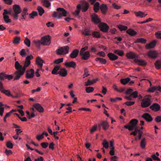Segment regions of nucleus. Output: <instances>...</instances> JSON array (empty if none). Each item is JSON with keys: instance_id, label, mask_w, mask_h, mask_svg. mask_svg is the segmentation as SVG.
Masks as SVG:
<instances>
[{"instance_id": "obj_33", "label": "nucleus", "mask_w": 161, "mask_h": 161, "mask_svg": "<svg viewBox=\"0 0 161 161\" xmlns=\"http://www.w3.org/2000/svg\"><path fill=\"white\" fill-rule=\"evenodd\" d=\"M156 68L158 69L161 68V59L157 60L154 64Z\"/></svg>"}, {"instance_id": "obj_38", "label": "nucleus", "mask_w": 161, "mask_h": 161, "mask_svg": "<svg viewBox=\"0 0 161 161\" xmlns=\"http://www.w3.org/2000/svg\"><path fill=\"white\" fill-rule=\"evenodd\" d=\"M80 9L81 5L80 4L78 5L76 10L73 12V14L75 16H77L80 12Z\"/></svg>"}, {"instance_id": "obj_17", "label": "nucleus", "mask_w": 161, "mask_h": 161, "mask_svg": "<svg viewBox=\"0 0 161 161\" xmlns=\"http://www.w3.org/2000/svg\"><path fill=\"white\" fill-rule=\"evenodd\" d=\"M134 13L136 17L141 18L145 17L147 15V14H145L143 12L141 11H134Z\"/></svg>"}, {"instance_id": "obj_25", "label": "nucleus", "mask_w": 161, "mask_h": 161, "mask_svg": "<svg viewBox=\"0 0 161 161\" xmlns=\"http://www.w3.org/2000/svg\"><path fill=\"white\" fill-rule=\"evenodd\" d=\"M92 20L95 23H98L100 22V20L97 16L95 14H92Z\"/></svg>"}, {"instance_id": "obj_41", "label": "nucleus", "mask_w": 161, "mask_h": 161, "mask_svg": "<svg viewBox=\"0 0 161 161\" xmlns=\"http://www.w3.org/2000/svg\"><path fill=\"white\" fill-rule=\"evenodd\" d=\"M26 146L27 147V148L28 149H30V150H32V151L34 150L37 153H38L40 154H41V155H43L44 154L43 153L41 152L40 151H39L37 150L36 149H33V148L30 147L27 144H26Z\"/></svg>"}, {"instance_id": "obj_51", "label": "nucleus", "mask_w": 161, "mask_h": 161, "mask_svg": "<svg viewBox=\"0 0 161 161\" xmlns=\"http://www.w3.org/2000/svg\"><path fill=\"white\" fill-rule=\"evenodd\" d=\"M118 28L121 31H125L128 28L127 26L121 25H118Z\"/></svg>"}, {"instance_id": "obj_53", "label": "nucleus", "mask_w": 161, "mask_h": 161, "mask_svg": "<svg viewBox=\"0 0 161 161\" xmlns=\"http://www.w3.org/2000/svg\"><path fill=\"white\" fill-rule=\"evenodd\" d=\"M6 146L8 148L11 149L13 147V144L10 141H8L6 142Z\"/></svg>"}, {"instance_id": "obj_16", "label": "nucleus", "mask_w": 161, "mask_h": 161, "mask_svg": "<svg viewBox=\"0 0 161 161\" xmlns=\"http://www.w3.org/2000/svg\"><path fill=\"white\" fill-rule=\"evenodd\" d=\"M126 57L129 59H136L138 57V55L134 53L130 52L127 53L126 55Z\"/></svg>"}, {"instance_id": "obj_55", "label": "nucleus", "mask_w": 161, "mask_h": 161, "mask_svg": "<svg viewBox=\"0 0 161 161\" xmlns=\"http://www.w3.org/2000/svg\"><path fill=\"white\" fill-rule=\"evenodd\" d=\"M148 91H161V87L159 86H153L152 87V90L149 89Z\"/></svg>"}, {"instance_id": "obj_62", "label": "nucleus", "mask_w": 161, "mask_h": 161, "mask_svg": "<svg viewBox=\"0 0 161 161\" xmlns=\"http://www.w3.org/2000/svg\"><path fill=\"white\" fill-rule=\"evenodd\" d=\"M97 125H95L92 126L90 130L91 133H92L94 132L97 129Z\"/></svg>"}, {"instance_id": "obj_1", "label": "nucleus", "mask_w": 161, "mask_h": 161, "mask_svg": "<svg viewBox=\"0 0 161 161\" xmlns=\"http://www.w3.org/2000/svg\"><path fill=\"white\" fill-rule=\"evenodd\" d=\"M33 58V57L31 55H28L26 57L24 65L23 67L20 65L17 61L15 63V68L17 70L14 73V75L16 76L14 78V80L19 79L21 76L24 73L26 68L28 67L31 64L30 60Z\"/></svg>"}, {"instance_id": "obj_6", "label": "nucleus", "mask_w": 161, "mask_h": 161, "mask_svg": "<svg viewBox=\"0 0 161 161\" xmlns=\"http://www.w3.org/2000/svg\"><path fill=\"white\" fill-rule=\"evenodd\" d=\"M69 47L68 46L62 47L57 49L56 53L58 55H65L69 53Z\"/></svg>"}, {"instance_id": "obj_35", "label": "nucleus", "mask_w": 161, "mask_h": 161, "mask_svg": "<svg viewBox=\"0 0 161 161\" xmlns=\"http://www.w3.org/2000/svg\"><path fill=\"white\" fill-rule=\"evenodd\" d=\"M126 32L128 34L131 36H134L136 34V32L131 29H129L126 31Z\"/></svg>"}, {"instance_id": "obj_30", "label": "nucleus", "mask_w": 161, "mask_h": 161, "mask_svg": "<svg viewBox=\"0 0 161 161\" xmlns=\"http://www.w3.org/2000/svg\"><path fill=\"white\" fill-rule=\"evenodd\" d=\"M20 38L18 36L14 37L12 41V43L14 44H18L20 42Z\"/></svg>"}, {"instance_id": "obj_15", "label": "nucleus", "mask_w": 161, "mask_h": 161, "mask_svg": "<svg viewBox=\"0 0 161 161\" xmlns=\"http://www.w3.org/2000/svg\"><path fill=\"white\" fill-rule=\"evenodd\" d=\"M34 70L31 69L27 70L26 73V78L27 79H31L33 78L34 75Z\"/></svg>"}, {"instance_id": "obj_58", "label": "nucleus", "mask_w": 161, "mask_h": 161, "mask_svg": "<svg viewBox=\"0 0 161 161\" xmlns=\"http://www.w3.org/2000/svg\"><path fill=\"white\" fill-rule=\"evenodd\" d=\"M63 61V58H59L55 60L54 62V63L56 64H58L60 63H62Z\"/></svg>"}, {"instance_id": "obj_64", "label": "nucleus", "mask_w": 161, "mask_h": 161, "mask_svg": "<svg viewBox=\"0 0 161 161\" xmlns=\"http://www.w3.org/2000/svg\"><path fill=\"white\" fill-rule=\"evenodd\" d=\"M156 37L158 38L161 39V31H158L155 33Z\"/></svg>"}, {"instance_id": "obj_29", "label": "nucleus", "mask_w": 161, "mask_h": 161, "mask_svg": "<svg viewBox=\"0 0 161 161\" xmlns=\"http://www.w3.org/2000/svg\"><path fill=\"white\" fill-rule=\"evenodd\" d=\"M108 56L109 59L112 60H114L118 58V56L112 53H109Z\"/></svg>"}, {"instance_id": "obj_32", "label": "nucleus", "mask_w": 161, "mask_h": 161, "mask_svg": "<svg viewBox=\"0 0 161 161\" xmlns=\"http://www.w3.org/2000/svg\"><path fill=\"white\" fill-rule=\"evenodd\" d=\"M97 80V79H93L92 80H88L87 82H85V86H88L92 85L96 83Z\"/></svg>"}, {"instance_id": "obj_61", "label": "nucleus", "mask_w": 161, "mask_h": 161, "mask_svg": "<svg viewBox=\"0 0 161 161\" xmlns=\"http://www.w3.org/2000/svg\"><path fill=\"white\" fill-rule=\"evenodd\" d=\"M48 143L47 142H42L41 143V147L43 148H46L48 146Z\"/></svg>"}, {"instance_id": "obj_42", "label": "nucleus", "mask_w": 161, "mask_h": 161, "mask_svg": "<svg viewBox=\"0 0 161 161\" xmlns=\"http://www.w3.org/2000/svg\"><path fill=\"white\" fill-rule=\"evenodd\" d=\"M3 19L4 21L6 23H11L12 21L11 20L9 19V16L8 15H3Z\"/></svg>"}, {"instance_id": "obj_9", "label": "nucleus", "mask_w": 161, "mask_h": 161, "mask_svg": "<svg viewBox=\"0 0 161 161\" xmlns=\"http://www.w3.org/2000/svg\"><path fill=\"white\" fill-rule=\"evenodd\" d=\"M98 26L101 30L104 32H107L109 29L108 26L106 24L103 23H100L98 25Z\"/></svg>"}, {"instance_id": "obj_14", "label": "nucleus", "mask_w": 161, "mask_h": 161, "mask_svg": "<svg viewBox=\"0 0 161 161\" xmlns=\"http://www.w3.org/2000/svg\"><path fill=\"white\" fill-rule=\"evenodd\" d=\"M134 61L138 65L141 66H145L147 64V63L145 61L142 59H139L137 58L134 59Z\"/></svg>"}, {"instance_id": "obj_59", "label": "nucleus", "mask_w": 161, "mask_h": 161, "mask_svg": "<svg viewBox=\"0 0 161 161\" xmlns=\"http://www.w3.org/2000/svg\"><path fill=\"white\" fill-rule=\"evenodd\" d=\"M13 75H8L4 74V77L5 79H8V80H10L13 78Z\"/></svg>"}, {"instance_id": "obj_57", "label": "nucleus", "mask_w": 161, "mask_h": 161, "mask_svg": "<svg viewBox=\"0 0 161 161\" xmlns=\"http://www.w3.org/2000/svg\"><path fill=\"white\" fill-rule=\"evenodd\" d=\"M1 92L8 97L11 96L13 97V96L11 94L10 91H1Z\"/></svg>"}, {"instance_id": "obj_44", "label": "nucleus", "mask_w": 161, "mask_h": 161, "mask_svg": "<svg viewBox=\"0 0 161 161\" xmlns=\"http://www.w3.org/2000/svg\"><path fill=\"white\" fill-rule=\"evenodd\" d=\"M99 8V3L98 2H96L94 5L93 9L95 12H97L98 11Z\"/></svg>"}, {"instance_id": "obj_4", "label": "nucleus", "mask_w": 161, "mask_h": 161, "mask_svg": "<svg viewBox=\"0 0 161 161\" xmlns=\"http://www.w3.org/2000/svg\"><path fill=\"white\" fill-rule=\"evenodd\" d=\"M151 97L150 95H148L142 99V102L141 103V106L142 108H145L149 107L151 103V100L150 98L147 97Z\"/></svg>"}, {"instance_id": "obj_49", "label": "nucleus", "mask_w": 161, "mask_h": 161, "mask_svg": "<svg viewBox=\"0 0 161 161\" xmlns=\"http://www.w3.org/2000/svg\"><path fill=\"white\" fill-rule=\"evenodd\" d=\"M19 54L22 57H25L26 55L25 50L23 49L19 52Z\"/></svg>"}, {"instance_id": "obj_12", "label": "nucleus", "mask_w": 161, "mask_h": 161, "mask_svg": "<svg viewBox=\"0 0 161 161\" xmlns=\"http://www.w3.org/2000/svg\"><path fill=\"white\" fill-rule=\"evenodd\" d=\"M149 108L152 110L154 111L155 112L158 111L160 109V107L159 105L156 103L153 104Z\"/></svg>"}, {"instance_id": "obj_45", "label": "nucleus", "mask_w": 161, "mask_h": 161, "mask_svg": "<svg viewBox=\"0 0 161 161\" xmlns=\"http://www.w3.org/2000/svg\"><path fill=\"white\" fill-rule=\"evenodd\" d=\"M4 105H5L2 102H0V115L1 116H3L4 111V108L2 106Z\"/></svg>"}, {"instance_id": "obj_2", "label": "nucleus", "mask_w": 161, "mask_h": 161, "mask_svg": "<svg viewBox=\"0 0 161 161\" xmlns=\"http://www.w3.org/2000/svg\"><path fill=\"white\" fill-rule=\"evenodd\" d=\"M56 10L57 12H54L52 16L57 19H60L62 17H66L69 14V12L62 8H58Z\"/></svg>"}, {"instance_id": "obj_10", "label": "nucleus", "mask_w": 161, "mask_h": 161, "mask_svg": "<svg viewBox=\"0 0 161 161\" xmlns=\"http://www.w3.org/2000/svg\"><path fill=\"white\" fill-rule=\"evenodd\" d=\"M102 126L104 130H107L108 129L109 127V125L108 123L106 121H102L101 124H99L98 127L99 130H101V126Z\"/></svg>"}, {"instance_id": "obj_48", "label": "nucleus", "mask_w": 161, "mask_h": 161, "mask_svg": "<svg viewBox=\"0 0 161 161\" xmlns=\"http://www.w3.org/2000/svg\"><path fill=\"white\" fill-rule=\"evenodd\" d=\"M24 44L28 47H30L31 45V41L27 38L26 37L24 41Z\"/></svg>"}, {"instance_id": "obj_46", "label": "nucleus", "mask_w": 161, "mask_h": 161, "mask_svg": "<svg viewBox=\"0 0 161 161\" xmlns=\"http://www.w3.org/2000/svg\"><path fill=\"white\" fill-rule=\"evenodd\" d=\"M43 5L47 8L49 7L51 5V3L48 0H42Z\"/></svg>"}, {"instance_id": "obj_11", "label": "nucleus", "mask_w": 161, "mask_h": 161, "mask_svg": "<svg viewBox=\"0 0 161 161\" xmlns=\"http://www.w3.org/2000/svg\"><path fill=\"white\" fill-rule=\"evenodd\" d=\"M33 107L38 112L40 113L44 112V109L42 107L39 103H35L33 105Z\"/></svg>"}, {"instance_id": "obj_20", "label": "nucleus", "mask_w": 161, "mask_h": 161, "mask_svg": "<svg viewBox=\"0 0 161 161\" xmlns=\"http://www.w3.org/2000/svg\"><path fill=\"white\" fill-rule=\"evenodd\" d=\"M67 67H71L73 68H75L76 66L75 63L73 61L69 62H66L64 64Z\"/></svg>"}, {"instance_id": "obj_28", "label": "nucleus", "mask_w": 161, "mask_h": 161, "mask_svg": "<svg viewBox=\"0 0 161 161\" xmlns=\"http://www.w3.org/2000/svg\"><path fill=\"white\" fill-rule=\"evenodd\" d=\"M90 5L87 2H85L83 5H82L81 10L82 12H85L86 11L89 7Z\"/></svg>"}, {"instance_id": "obj_27", "label": "nucleus", "mask_w": 161, "mask_h": 161, "mask_svg": "<svg viewBox=\"0 0 161 161\" xmlns=\"http://www.w3.org/2000/svg\"><path fill=\"white\" fill-rule=\"evenodd\" d=\"M79 53V51L78 50L75 49L74 50L70 53V57L71 58H75L78 56Z\"/></svg>"}, {"instance_id": "obj_13", "label": "nucleus", "mask_w": 161, "mask_h": 161, "mask_svg": "<svg viewBox=\"0 0 161 161\" xmlns=\"http://www.w3.org/2000/svg\"><path fill=\"white\" fill-rule=\"evenodd\" d=\"M142 117L143 118L147 121L150 122L153 120V118L151 115L148 113H145L142 115Z\"/></svg>"}, {"instance_id": "obj_7", "label": "nucleus", "mask_w": 161, "mask_h": 161, "mask_svg": "<svg viewBox=\"0 0 161 161\" xmlns=\"http://www.w3.org/2000/svg\"><path fill=\"white\" fill-rule=\"evenodd\" d=\"M42 44L44 46L49 45L51 43V37L49 35H46L41 38Z\"/></svg>"}, {"instance_id": "obj_60", "label": "nucleus", "mask_w": 161, "mask_h": 161, "mask_svg": "<svg viewBox=\"0 0 161 161\" xmlns=\"http://www.w3.org/2000/svg\"><path fill=\"white\" fill-rule=\"evenodd\" d=\"M155 121L157 123L161 122V116H157L154 119Z\"/></svg>"}, {"instance_id": "obj_40", "label": "nucleus", "mask_w": 161, "mask_h": 161, "mask_svg": "<svg viewBox=\"0 0 161 161\" xmlns=\"http://www.w3.org/2000/svg\"><path fill=\"white\" fill-rule=\"evenodd\" d=\"M95 60L102 64H105L106 63V61L105 59L100 58H97Z\"/></svg>"}, {"instance_id": "obj_54", "label": "nucleus", "mask_w": 161, "mask_h": 161, "mask_svg": "<svg viewBox=\"0 0 161 161\" xmlns=\"http://www.w3.org/2000/svg\"><path fill=\"white\" fill-rule=\"evenodd\" d=\"M30 18L31 19H34V17L37 15V13L36 12H33L29 14Z\"/></svg>"}, {"instance_id": "obj_36", "label": "nucleus", "mask_w": 161, "mask_h": 161, "mask_svg": "<svg viewBox=\"0 0 161 161\" xmlns=\"http://www.w3.org/2000/svg\"><path fill=\"white\" fill-rule=\"evenodd\" d=\"M146 144V138L145 137L142 138L140 143L141 147L142 149H144L145 148Z\"/></svg>"}, {"instance_id": "obj_43", "label": "nucleus", "mask_w": 161, "mask_h": 161, "mask_svg": "<svg viewBox=\"0 0 161 161\" xmlns=\"http://www.w3.org/2000/svg\"><path fill=\"white\" fill-rule=\"evenodd\" d=\"M37 9L39 12V15L41 16H42L44 12V10L43 9L41 6H38Z\"/></svg>"}, {"instance_id": "obj_39", "label": "nucleus", "mask_w": 161, "mask_h": 161, "mask_svg": "<svg viewBox=\"0 0 161 161\" xmlns=\"http://www.w3.org/2000/svg\"><path fill=\"white\" fill-rule=\"evenodd\" d=\"M147 41L146 39L143 38H138L137 39L134 43H145Z\"/></svg>"}, {"instance_id": "obj_37", "label": "nucleus", "mask_w": 161, "mask_h": 161, "mask_svg": "<svg viewBox=\"0 0 161 161\" xmlns=\"http://www.w3.org/2000/svg\"><path fill=\"white\" fill-rule=\"evenodd\" d=\"M32 43L35 44L37 47H39L42 44V41L39 40H34L32 41Z\"/></svg>"}, {"instance_id": "obj_18", "label": "nucleus", "mask_w": 161, "mask_h": 161, "mask_svg": "<svg viewBox=\"0 0 161 161\" xmlns=\"http://www.w3.org/2000/svg\"><path fill=\"white\" fill-rule=\"evenodd\" d=\"M43 63V60L40 57H38L36 59V63L40 67L41 70L43 71L42 68Z\"/></svg>"}, {"instance_id": "obj_50", "label": "nucleus", "mask_w": 161, "mask_h": 161, "mask_svg": "<svg viewBox=\"0 0 161 161\" xmlns=\"http://www.w3.org/2000/svg\"><path fill=\"white\" fill-rule=\"evenodd\" d=\"M114 53L121 56H123L124 55L123 51L121 50H115L114 51Z\"/></svg>"}, {"instance_id": "obj_52", "label": "nucleus", "mask_w": 161, "mask_h": 161, "mask_svg": "<svg viewBox=\"0 0 161 161\" xmlns=\"http://www.w3.org/2000/svg\"><path fill=\"white\" fill-rule=\"evenodd\" d=\"M82 34L85 36H88L91 35L89 30L85 29L82 31Z\"/></svg>"}, {"instance_id": "obj_19", "label": "nucleus", "mask_w": 161, "mask_h": 161, "mask_svg": "<svg viewBox=\"0 0 161 161\" xmlns=\"http://www.w3.org/2000/svg\"><path fill=\"white\" fill-rule=\"evenodd\" d=\"M110 151L109 154L111 156L114 155V141L111 140L110 141Z\"/></svg>"}, {"instance_id": "obj_3", "label": "nucleus", "mask_w": 161, "mask_h": 161, "mask_svg": "<svg viewBox=\"0 0 161 161\" xmlns=\"http://www.w3.org/2000/svg\"><path fill=\"white\" fill-rule=\"evenodd\" d=\"M138 120L135 119H134L131 120L129 122L130 125H126L124 126V128L128 129L129 130L131 131L134 130V128L136 127L138 123Z\"/></svg>"}, {"instance_id": "obj_47", "label": "nucleus", "mask_w": 161, "mask_h": 161, "mask_svg": "<svg viewBox=\"0 0 161 161\" xmlns=\"http://www.w3.org/2000/svg\"><path fill=\"white\" fill-rule=\"evenodd\" d=\"M93 36L96 38H99L101 37V35L99 32L95 31L92 33Z\"/></svg>"}, {"instance_id": "obj_34", "label": "nucleus", "mask_w": 161, "mask_h": 161, "mask_svg": "<svg viewBox=\"0 0 161 161\" xmlns=\"http://www.w3.org/2000/svg\"><path fill=\"white\" fill-rule=\"evenodd\" d=\"M130 80L129 78H123L120 80V81L122 84L125 85L129 82Z\"/></svg>"}, {"instance_id": "obj_31", "label": "nucleus", "mask_w": 161, "mask_h": 161, "mask_svg": "<svg viewBox=\"0 0 161 161\" xmlns=\"http://www.w3.org/2000/svg\"><path fill=\"white\" fill-rule=\"evenodd\" d=\"M100 9L102 13L106 14L108 10V7L105 4H102L100 6Z\"/></svg>"}, {"instance_id": "obj_5", "label": "nucleus", "mask_w": 161, "mask_h": 161, "mask_svg": "<svg viewBox=\"0 0 161 161\" xmlns=\"http://www.w3.org/2000/svg\"><path fill=\"white\" fill-rule=\"evenodd\" d=\"M87 47L82 48L80 51V54L81 56V58L84 60L88 59L90 57V54L88 51L86 50H87Z\"/></svg>"}, {"instance_id": "obj_22", "label": "nucleus", "mask_w": 161, "mask_h": 161, "mask_svg": "<svg viewBox=\"0 0 161 161\" xmlns=\"http://www.w3.org/2000/svg\"><path fill=\"white\" fill-rule=\"evenodd\" d=\"M58 74L62 77H65L67 75V71L65 69H60L58 71Z\"/></svg>"}, {"instance_id": "obj_24", "label": "nucleus", "mask_w": 161, "mask_h": 161, "mask_svg": "<svg viewBox=\"0 0 161 161\" xmlns=\"http://www.w3.org/2000/svg\"><path fill=\"white\" fill-rule=\"evenodd\" d=\"M13 9L14 13L16 14H19L21 12L20 6L18 5H14L13 6Z\"/></svg>"}, {"instance_id": "obj_26", "label": "nucleus", "mask_w": 161, "mask_h": 161, "mask_svg": "<svg viewBox=\"0 0 161 161\" xmlns=\"http://www.w3.org/2000/svg\"><path fill=\"white\" fill-rule=\"evenodd\" d=\"M61 66L58 65L55 66L52 71V74H58V71L60 69Z\"/></svg>"}, {"instance_id": "obj_8", "label": "nucleus", "mask_w": 161, "mask_h": 161, "mask_svg": "<svg viewBox=\"0 0 161 161\" xmlns=\"http://www.w3.org/2000/svg\"><path fill=\"white\" fill-rule=\"evenodd\" d=\"M160 54L159 53L155 50H151L148 52V56L152 58L155 59L158 58Z\"/></svg>"}, {"instance_id": "obj_23", "label": "nucleus", "mask_w": 161, "mask_h": 161, "mask_svg": "<svg viewBox=\"0 0 161 161\" xmlns=\"http://www.w3.org/2000/svg\"><path fill=\"white\" fill-rule=\"evenodd\" d=\"M132 91H125V94L127 95H130V96H132L133 98H136L138 97V93L137 91H134L131 92Z\"/></svg>"}, {"instance_id": "obj_56", "label": "nucleus", "mask_w": 161, "mask_h": 161, "mask_svg": "<svg viewBox=\"0 0 161 161\" xmlns=\"http://www.w3.org/2000/svg\"><path fill=\"white\" fill-rule=\"evenodd\" d=\"M103 147H104L106 149L108 148V143L106 140H104V141L103 143Z\"/></svg>"}, {"instance_id": "obj_21", "label": "nucleus", "mask_w": 161, "mask_h": 161, "mask_svg": "<svg viewBox=\"0 0 161 161\" xmlns=\"http://www.w3.org/2000/svg\"><path fill=\"white\" fill-rule=\"evenodd\" d=\"M156 43V41L154 40L150 43L147 44L145 46L146 48L147 49L153 48L155 46Z\"/></svg>"}, {"instance_id": "obj_63", "label": "nucleus", "mask_w": 161, "mask_h": 161, "mask_svg": "<svg viewBox=\"0 0 161 161\" xmlns=\"http://www.w3.org/2000/svg\"><path fill=\"white\" fill-rule=\"evenodd\" d=\"M151 157L154 160H156L158 161L160 160V159L158 157H157L155 154H153L151 156Z\"/></svg>"}]
</instances>
